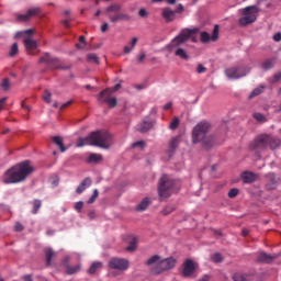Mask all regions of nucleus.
I'll use <instances>...</instances> for the list:
<instances>
[{
  "mask_svg": "<svg viewBox=\"0 0 281 281\" xmlns=\"http://www.w3.org/2000/svg\"><path fill=\"white\" fill-rule=\"evenodd\" d=\"M273 40H274L277 43H280V41H281V33L274 34Z\"/></svg>",
  "mask_w": 281,
  "mask_h": 281,
  "instance_id": "56",
  "label": "nucleus"
},
{
  "mask_svg": "<svg viewBox=\"0 0 281 281\" xmlns=\"http://www.w3.org/2000/svg\"><path fill=\"white\" fill-rule=\"evenodd\" d=\"M24 46L27 54H34L35 49H38V44L32 38H25Z\"/></svg>",
  "mask_w": 281,
  "mask_h": 281,
  "instance_id": "18",
  "label": "nucleus"
},
{
  "mask_svg": "<svg viewBox=\"0 0 281 281\" xmlns=\"http://www.w3.org/2000/svg\"><path fill=\"white\" fill-rule=\"evenodd\" d=\"M53 142H54V144H56V146L59 147L60 153H65V150H67V148L65 147V144L63 143V137L54 136Z\"/></svg>",
  "mask_w": 281,
  "mask_h": 281,
  "instance_id": "28",
  "label": "nucleus"
},
{
  "mask_svg": "<svg viewBox=\"0 0 281 281\" xmlns=\"http://www.w3.org/2000/svg\"><path fill=\"white\" fill-rule=\"evenodd\" d=\"M105 14H108V18L111 21V23L128 21L131 19V15H128L127 13H122V5L117 3L109 5L105 9Z\"/></svg>",
  "mask_w": 281,
  "mask_h": 281,
  "instance_id": "6",
  "label": "nucleus"
},
{
  "mask_svg": "<svg viewBox=\"0 0 281 281\" xmlns=\"http://www.w3.org/2000/svg\"><path fill=\"white\" fill-rule=\"evenodd\" d=\"M170 109H172V102H168L167 104L164 105L165 111H168Z\"/></svg>",
  "mask_w": 281,
  "mask_h": 281,
  "instance_id": "60",
  "label": "nucleus"
},
{
  "mask_svg": "<svg viewBox=\"0 0 281 281\" xmlns=\"http://www.w3.org/2000/svg\"><path fill=\"white\" fill-rule=\"evenodd\" d=\"M24 281H32V274H26L23 277Z\"/></svg>",
  "mask_w": 281,
  "mask_h": 281,
  "instance_id": "63",
  "label": "nucleus"
},
{
  "mask_svg": "<svg viewBox=\"0 0 281 281\" xmlns=\"http://www.w3.org/2000/svg\"><path fill=\"white\" fill-rule=\"evenodd\" d=\"M105 104H108L110 109H115V106H117V99L114 97H110Z\"/></svg>",
  "mask_w": 281,
  "mask_h": 281,
  "instance_id": "39",
  "label": "nucleus"
},
{
  "mask_svg": "<svg viewBox=\"0 0 281 281\" xmlns=\"http://www.w3.org/2000/svg\"><path fill=\"white\" fill-rule=\"evenodd\" d=\"M175 265H177V260L175 258H167L164 260H160L156 267L151 269V273L155 276H159V273H162V271H168V269H173Z\"/></svg>",
  "mask_w": 281,
  "mask_h": 281,
  "instance_id": "10",
  "label": "nucleus"
},
{
  "mask_svg": "<svg viewBox=\"0 0 281 281\" xmlns=\"http://www.w3.org/2000/svg\"><path fill=\"white\" fill-rule=\"evenodd\" d=\"M80 271V265L77 266H66V273L68 276H74V273H78Z\"/></svg>",
  "mask_w": 281,
  "mask_h": 281,
  "instance_id": "31",
  "label": "nucleus"
},
{
  "mask_svg": "<svg viewBox=\"0 0 281 281\" xmlns=\"http://www.w3.org/2000/svg\"><path fill=\"white\" fill-rule=\"evenodd\" d=\"M148 205H150V199H149V198H145V199H143V201H140V203L136 206V211H137V212H144V211L148 210Z\"/></svg>",
  "mask_w": 281,
  "mask_h": 281,
  "instance_id": "24",
  "label": "nucleus"
},
{
  "mask_svg": "<svg viewBox=\"0 0 281 281\" xmlns=\"http://www.w3.org/2000/svg\"><path fill=\"white\" fill-rule=\"evenodd\" d=\"M132 52H133V47H131V46L124 47V54H131Z\"/></svg>",
  "mask_w": 281,
  "mask_h": 281,
  "instance_id": "58",
  "label": "nucleus"
},
{
  "mask_svg": "<svg viewBox=\"0 0 281 281\" xmlns=\"http://www.w3.org/2000/svg\"><path fill=\"white\" fill-rule=\"evenodd\" d=\"M131 45H132V49H135V46L137 45V37L132 38Z\"/></svg>",
  "mask_w": 281,
  "mask_h": 281,
  "instance_id": "57",
  "label": "nucleus"
},
{
  "mask_svg": "<svg viewBox=\"0 0 281 281\" xmlns=\"http://www.w3.org/2000/svg\"><path fill=\"white\" fill-rule=\"evenodd\" d=\"M87 60L89 63H94L95 65H100V57H98V55H95V54H88Z\"/></svg>",
  "mask_w": 281,
  "mask_h": 281,
  "instance_id": "37",
  "label": "nucleus"
},
{
  "mask_svg": "<svg viewBox=\"0 0 281 281\" xmlns=\"http://www.w3.org/2000/svg\"><path fill=\"white\" fill-rule=\"evenodd\" d=\"M213 233H214V235H215L217 238H221V236H223V232H221V231L214 229Z\"/></svg>",
  "mask_w": 281,
  "mask_h": 281,
  "instance_id": "61",
  "label": "nucleus"
},
{
  "mask_svg": "<svg viewBox=\"0 0 281 281\" xmlns=\"http://www.w3.org/2000/svg\"><path fill=\"white\" fill-rule=\"evenodd\" d=\"M5 100H8L5 97L0 99V111H3V106H5Z\"/></svg>",
  "mask_w": 281,
  "mask_h": 281,
  "instance_id": "53",
  "label": "nucleus"
},
{
  "mask_svg": "<svg viewBox=\"0 0 281 281\" xmlns=\"http://www.w3.org/2000/svg\"><path fill=\"white\" fill-rule=\"evenodd\" d=\"M183 4H179L178 9L173 10L176 14H181L183 12Z\"/></svg>",
  "mask_w": 281,
  "mask_h": 281,
  "instance_id": "54",
  "label": "nucleus"
},
{
  "mask_svg": "<svg viewBox=\"0 0 281 281\" xmlns=\"http://www.w3.org/2000/svg\"><path fill=\"white\" fill-rule=\"evenodd\" d=\"M125 249L126 251H135V249H137V238L133 237Z\"/></svg>",
  "mask_w": 281,
  "mask_h": 281,
  "instance_id": "34",
  "label": "nucleus"
},
{
  "mask_svg": "<svg viewBox=\"0 0 281 281\" xmlns=\"http://www.w3.org/2000/svg\"><path fill=\"white\" fill-rule=\"evenodd\" d=\"M196 71L198 74H205V71H207V68L203 66V64H199L196 67Z\"/></svg>",
  "mask_w": 281,
  "mask_h": 281,
  "instance_id": "48",
  "label": "nucleus"
},
{
  "mask_svg": "<svg viewBox=\"0 0 281 281\" xmlns=\"http://www.w3.org/2000/svg\"><path fill=\"white\" fill-rule=\"evenodd\" d=\"M262 91H265V87L256 88V89L252 90V91L250 92V94L248 95L249 100H251L252 98H256V97L260 95V93H262Z\"/></svg>",
  "mask_w": 281,
  "mask_h": 281,
  "instance_id": "35",
  "label": "nucleus"
},
{
  "mask_svg": "<svg viewBox=\"0 0 281 281\" xmlns=\"http://www.w3.org/2000/svg\"><path fill=\"white\" fill-rule=\"evenodd\" d=\"M112 136L104 130L91 132L87 137H80L77 140V148L85 146H97L109 150L111 148Z\"/></svg>",
  "mask_w": 281,
  "mask_h": 281,
  "instance_id": "2",
  "label": "nucleus"
},
{
  "mask_svg": "<svg viewBox=\"0 0 281 281\" xmlns=\"http://www.w3.org/2000/svg\"><path fill=\"white\" fill-rule=\"evenodd\" d=\"M71 102H72V101H68V102L61 104V106L59 108L60 111H65V109H67V106H69V105L71 104Z\"/></svg>",
  "mask_w": 281,
  "mask_h": 281,
  "instance_id": "55",
  "label": "nucleus"
},
{
  "mask_svg": "<svg viewBox=\"0 0 281 281\" xmlns=\"http://www.w3.org/2000/svg\"><path fill=\"white\" fill-rule=\"evenodd\" d=\"M211 128L212 124L207 121L198 123L192 131V143L202 144L206 150L214 148V146H216V137L207 134Z\"/></svg>",
  "mask_w": 281,
  "mask_h": 281,
  "instance_id": "1",
  "label": "nucleus"
},
{
  "mask_svg": "<svg viewBox=\"0 0 281 281\" xmlns=\"http://www.w3.org/2000/svg\"><path fill=\"white\" fill-rule=\"evenodd\" d=\"M281 78V72H278L274 75V82H278V80H280Z\"/></svg>",
  "mask_w": 281,
  "mask_h": 281,
  "instance_id": "64",
  "label": "nucleus"
},
{
  "mask_svg": "<svg viewBox=\"0 0 281 281\" xmlns=\"http://www.w3.org/2000/svg\"><path fill=\"white\" fill-rule=\"evenodd\" d=\"M45 256H46V265L47 267L52 266V260L54 259V256H56V252L52 250V248L45 249Z\"/></svg>",
  "mask_w": 281,
  "mask_h": 281,
  "instance_id": "25",
  "label": "nucleus"
},
{
  "mask_svg": "<svg viewBox=\"0 0 281 281\" xmlns=\"http://www.w3.org/2000/svg\"><path fill=\"white\" fill-rule=\"evenodd\" d=\"M161 16L166 21V23H172V21H175V19H177V13L175 10L167 7V8L162 9Z\"/></svg>",
  "mask_w": 281,
  "mask_h": 281,
  "instance_id": "15",
  "label": "nucleus"
},
{
  "mask_svg": "<svg viewBox=\"0 0 281 281\" xmlns=\"http://www.w3.org/2000/svg\"><path fill=\"white\" fill-rule=\"evenodd\" d=\"M172 212H175V207L173 206H166L164 210H162V214L165 216H168V214H172Z\"/></svg>",
  "mask_w": 281,
  "mask_h": 281,
  "instance_id": "46",
  "label": "nucleus"
},
{
  "mask_svg": "<svg viewBox=\"0 0 281 281\" xmlns=\"http://www.w3.org/2000/svg\"><path fill=\"white\" fill-rule=\"evenodd\" d=\"M111 93H113V91L111 90V88H106L103 91H101L98 95V102H100V104H106V102L109 101V99L111 98Z\"/></svg>",
  "mask_w": 281,
  "mask_h": 281,
  "instance_id": "19",
  "label": "nucleus"
},
{
  "mask_svg": "<svg viewBox=\"0 0 281 281\" xmlns=\"http://www.w3.org/2000/svg\"><path fill=\"white\" fill-rule=\"evenodd\" d=\"M250 70V68H246L243 66L232 67L225 70V76H227L229 80H238V78H244V76H246Z\"/></svg>",
  "mask_w": 281,
  "mask_h": 281,
  "instance_id": "12",
  "label": "nucleus"
},
{
  "mask_svg": "<svg viewBox=\"0 0 281 281\" xmlns=\"http://www.w3.org/2000/svg\"><path fill=\"white\" fill-rule=\"evenodd\" d=\"M260 10L256 5L246 7L243 9V18L239 19V25L247 27L250 23H256V19Z\"/></svg>",
  "mask_w": 281,
  "mask_h": 281,
  "instance_id": "7",
  "label": "nucleus"
},
{
  "mask_svg": "<svg viewBox=\"0 0 281 281\" xmlns=\"http://www.w3.org/2000/svg\"><path fill=\"white\" fill-rule=\"evenodd\" d=\"M16 54H19V44L18 43H13L11 48H10L9 56L11 58H14V56H16Z\"/></svg>",
  "mask_w": 281,
  "mask_h": 281,
  "instance_id": "36",
  "label": "nucleus"
},
{
  "mask_svg": "<svg viewBox=\"0 0 281 281\" xmlns=\"http://www.w3.org/2000/svg\"><path fill=\"white\" fill-rule=\"evenodd\" d=\"M201 43H210L212 41L213 43H216L218 41V24L214 25L212 35L210 36V33L202 32L200 35Z\"/></svg>",
  "mask_w": 281,
  "mask_h": 281,
  "instance_id": "13",
  "label": "nucleus"
},
{
  "mask_svg": "<svg viewBox=\"0 0 281 281\" xmlns=\"http://www.w3.org/2000/svg\"><path fill=\"white\" fill-rule=\"evenodd\" d=\"M1 87L4 91H8V89H10V79H3Z\"/></svg>",
  "mask_w": 281,
  "mask_h": 281,
  "instance_id": "47",
  "label": "nucleus"
},
{
  "mask_svg": "<svg viewBox=\"0 0 281 281\" xmlns=\"http://www.w3.org/2000/svg\"><path fill=\"white\" fill-rule=\"evenodd\" d=\"M199 32V29H184L180 32L179 35H177L168 45L169 52L175 50V56H178V58H181V60H188L190 58V55H188V52L186 49L180 48V46L183 45V43H188L190 38H192V34H196Z\"/></svg>",
  "mask_w": 281,
  "mask_h": 281,
  "instance_id": "4",
  "label": "nucleus"
},
{
  "mask_svg": "<svg viewBox=\"0 0 281 281\" xmlns=\"http://www.w3.org/2000/svg\"><path fill=\"white\" fill-rule=\"evenodd\" d=\"M158 260H161V257H159L158 255H154L153 257H150V258L146 261V265H148V266L155 265V263H157Z\"/></svg>",
  "mask_w": 281,
  "mask_h": 281,
  "instance_id": "41",
  "label": "nucleus"
},
{
  "mask_svg": "<svg viewBox=\"0 0 281 281\" xmlns=\"http://www.w3.org/2000/svg\"><path fill=\"white\" fill-rule=\"evenodd\" d=\"M196 268L194 267V261H192V259H188L184 262V268L182 271V276H184V278H190V276H192V273H194V270Z\"/></svg>",
  "mask_w": 281,
  "mask_h": 281,
  "instance_id": "16",
  "label": "nucleus"
},
{
  "mask_svg": "<svg viewBox=\"0 0 281 281\" xmlns=\"http://www.w3.org/2000/svg\"><path fill=\"white\" fill-rule=\"evenodd\" d=\"M138 15L142 18V19H146V16H148V11H146V9H140L138 11Z\"/></svg>",
  "mask_w": 281,
  "mask_h": 281,
  "instance_id": "51",
  "label": "nucleus"
},
{
  "mask_svg": "<svg viewBox=\"0 0 281 281\" xmlns=\"http://www.w3.org/2000/svg\"><path fill=\"white\" fill-rule=\"evenodd\" d=\"M269 134H260L255 138L252 143H250V150H267L269 148Z\"/></svg>",
  "mask_w": 281,
  "mask_h": 281,
  "instance_id": "11",
  "label": "nucleus"
},
{
  "mask_svg": "<svg viewBox=\"0 0 281 281\" xmlns=\"http://www.w3.org/2000/svg\"><path fill=\"white\" fill-rule=\"evenodd\" d=\"M179 146V136H175L169 140V150L170 153H175Z\"/></svg>",
  "mask_w": 281,
  "mask_h": 281,
  "instance_id": "27",
  "label": "nucleus"
},
{
  "mask_svg": "<svg viewBox=\"0 0 281 281\" xmlns=\"http://www.w3.org/2000/svg\"><path fill=\"white\" fill-rule=\"evenodd\" d=\"M98 269H102V262H100V261L93 262V263L90 266V268H89V273H90L91 276H93V273H95V271H97Z\"/></svg>",
  "mask_w": 281,
  "mask_h": 281,
  "instance_id": "33",
  "label": "nucleus"
},
{
  "mask_svg": "<svg viewBox=\"0 0 281 281\" xmlns=\"http://www.w3.org/2000/svg\"><path fill=\"white\" fill-rule=\"evenodd\" d=\"M179 124H180L179 117L175 116L171 123L169 124L170 131H177V128H179Z\"/></svg>",
  "mask_w": 281,
  "mask_h": 281,
  "instance_id": "38",
  "label": "nucleus"
},
{
  "mask_svg": "<svg viewBox=\"0 0 281 281\" xmlns=\"http://www.w3.org/2000/svg\"><path fill=\"white\" fill-rule=\"evenodd\" d=\"M82 207H85V202L79 201L75 204V210H77L78 212H82Z\"/></svg>",
  "mask_w": 281,
  "mask_h": 281,
  "instance_id": "49",
  "label": "nucleus"
},
{
  "mask_svg": "<svg viewBox=\"0 0 281 281\" xmlns=\"http://www.w3.org/2000/svg\"><path fill=\"white\" fill-rule=\"evenodd\" d=\"M100 192L98 191V189L93 190V194L91 195V198L88 200V203H95V200L98 199Z\"/></svg>",
  "mask_w": 281,
  "mask_h": 281,
  "instance_id": "42",
  "label": "nucleus"
},
{
  "mask_svg": "<svg viewBox=\"0 0 281 281\" xmlns=\"http://www.w3.org/2000/svg\"><path fill=\"white\" fill-rule=\"evenodd\" d=\"M175 192V179L168 175H164L158 183V196L160 201H166L170 199Z\"/></svg>",
  "mask_w": 281,
  "mask_h": 281,
  "instance_id": "5",
  "label": "nucleus"
},
{
  "mask_svg": "<svg viewBox=\"0 0 281 281\" xmlns=\"http://www.w3.org/2000/svg\"><path fill=\"white\" fill-rule=\"evenodd\" d=\"M150 128H153V123L150 121H144L139 127L138 131L140 133H148V131H150Z\"/></svg>",
  "mask_w": 281,
  "mask_h": 281,
  "instance_id": "26",
  "label": "nucleus"
},
{
  "mask_svg": "<svg viewBox=\"0 0 281 281\" xmlns=\"http://www.w3.org/2000/svg\"><path fill=\"white\" fill-rule=\"evenodd\" d=\"M32 205H33L32 214H38V211L41 210L43 202L38 199H35L33 200Z\"/></svg>",
  "mask_w": 281,
  "mask_h": 281,
  "instance_id": "30",
  "label": "nucleus"
},
{
  "mask_svg": "<svg viewBox=\"0 0 281 281\" xmlns=\"http://www.w3.org/2000/svg\"><path fill=\"white\" fill-rule=\"evenodd\" d=\"M91 178H86L81 181V183L77 187V194H82L83 191L87 190V188L91 187Z\"/></svg>",
  "mask_w": 281,
  "mask_h": 281,
  "instance_id": "22",
  "label": "nucleus"
},
{
  "mask_svg": "<svg viewBox=\"0 0 281 281\" xmlns=\"http://www.w3.org/2000/svg\"><path fill=\"white\" fill-rule=\"evenodd\" d=\"M109 30V23H103L101 26V32H106Z\"/></svg>",
  "mask_w": 281,
  "mask_h": 281,
  "instance_id": "59",
  "label": "nucleus"
},
{
  "mask_svg": "<svg viewBox=\"0 0 281 281\" xmlns=\"http://www.w3.org/2000/svg\"><path fill=\"white\" fill-rule=\"evenodd\" d=\"M281 139L268 134V148L270 150H276L277 148H280Z\"/></svg>",
  "mask_w": 281,
  "mask_h": 281,
  "instance_id": "20",
  "label": "nucleus"
},
{
  "mask_svg": "<svg viewBox=\"0 0 281 281\" xmlns=\"http://www.w3.org/2000/svg\"><path fill=\"white\" fill-rule=\"evenodd\" d=\"M14 227H15V232H23V224L16 222Z\"/></svg>",
  "mask_w": 281,
  "mask_h": 281,
  "instance_id": "52",
  "label": "nucleus"
},
{
  "mask_svg": "<svg viewBox=\"0 0 281 281\" xmlns=\"http://www.w3.org/2000/svg\"><path fill=\"white\" fill-rule=\"evenodd\" d=\"M44 100L45 102H47L49 104V102H52V93L49 91H45V94H44Z\"/></svg>",
  "mask_w": 281,
  "mask_h": 281,
  "instance_id": "50",
  "label": "nucleus"
},
{
  "mask_svg": "<svg viewBox=\"0 0 281 281\" xmlns=\"http://www.w3.org/2000/svg\"><path fill=\"white\" fill-rule=\"evenodd\" d=\"M212 260H213V262H216V263L223 262V256L221 254L216 252L212 256Z\"/></svg>",
  "mask_w": 281,
  "mask_h": 281,
  "instance_id": "44",
  "label": "nucleus"
},
{
  "mask_svg": "<svg viewBox=\"0 0 281 281\" xmlns=\"http://www.w3.org/2000/svg\"><path fill=\"white\" fill-rule=\"evenodd\" d=\"M146 148V142L144 140H138L136 143L132 144V148Z\"/></svg>",
  "mask_w": 281,
  "mask_h": 281,
  "instance_id": "43",
  "label": "nucleus"
},
{
  "mask_svg": "<svg viewBox=\"0 0 281 281\" xmlns=\"http://www.w3.org/2000/svg\"><path fill=\"white\" fill-rule=\"evenodd\" d=\"M274 65H276V59H267L266 61L262 63L261 67L267 71L269 69H273Z\"/></svg>",
  "mask_w": 281,
  "mask_h": 281,
  "instance_id": "32",
  "label": "nucleus"
},
{
  "mask_svg": "<svg viewBox=\"0 0 281 281\" xmlns=\"http://www.w3.org/2000/svg\"><path fill=\"white\" fill-rule=\"evenodd\" d=\"M108 267L114 271H126L131 267V262L128 259L113 257L109 260Z\"/></svg>",
  "mask_w": 281,
  "mask_h": 281,
  "instance_id": "9",
  "label": "nucleus"
},
{
  "mask_svg": "<svg viewBox=\"0 0 281 281\" xmlns=\"http://www.w3.org/2000/svg\"><path fill=\"white\" fill-rule=\"evenodd\" d=\"M238 189H236V188H234V189H231L229 191H228V198L229 199H236V196H238Z\"/></svg>",
  "mask_w": 281,
  "mask_h": 281,
  "instance_id": "45",
  "label": "nucleus"
},
{
  "mask_svg": "<svg viewBox=\"0 0 281 281\" xmlns=\"http://www.w3.org/2000/svg\"><path fill=\"white\" fill-rule=\"evenodd\" d=\"M241 179L244 183H254V181H256V173L251 171H244L241 173Z\"/></svg>",
  "mask_w": 281,
  "mask_h": 281,
  "instance_id": "23",
  "label": "nucleus"
},
{
  "mask_svg": "<svg viewBox=\"0 0 281 281\" xmlns=\"http://www.w3.org/2000/svg\"><path fill=\"white\" fill-rule=\"evenodd\" d=\"M267 177L271 179L272 183H276V173H269Z\"/></svg>",
  "mask_w": 281,
  "mask_h": 281,
  "instance_id": "62",
  "label": "nucleus"
},
{
  "mask_svg": "<svg viewBox=\"0 0 281 281\" xmlns=\"http://www.w3.org/2000/svg\"><path fill=\"white\" fill-rule=\"evenodd\" d=\"M38 14H41V8L36 7V8H32L29 9L26 14H19L16 16L18 21H30V19H32V16H38Z\"/></svg>",
  "mask_w": 281,
  "mask_h": 281,
  "instance_id": "14",
  "label": "nucleus"
},
{
  "mask_svg": "<svg viewBox=\"0 0 281 281\" xmlns=\"http://www.w3.org/2000/svg\"><path fill=\"white\" fill-rule=\"evenodd\" d=\"M38 63H44V65H47L49 69H70V66H63L60 59H58V57H52L49 53H45L43 56H41Z\"/></svg>",
  "mask_w": 281,
  "mask_h": 281,
  "instance_id": "8",
  "label": "nucleus"
},
{
  "mask_svg": "<svg viewBox=\"0 0 281 281\" xmlns=\"http://www.w3.org/2000/svg\"><path fill=\"white\" fill-rule=\"evenodd\" d=\"M233 280H234V281H247V274L235 273V274L233 276Z\"/></svg>",
  "mask_w": 281,
  "mask_h": 281,
  "instance_id": "40",
  "label": "nucleus"
},
{
  "mask_svg": "<svg viewBox=\"0 0 281 281\" xmlns=\"http://www.w3.org/2000/svg\"><path fill=\"white\" fill-rule=\"evenodd\" d=\"M32 172H34V167L30 165V161L25 160L8 169L2 177V181L3 183H21Z\"/></svg>",
  "mask_w": 281,
  "mask_h": 281,
  "instance_id": "3",
  "label": "nucleus"
},
{
  "mask_svg": "<svg viewBox=\"0 0 281 281\" xmlns=\"http://www.w3.org/2000/svg\"><path fill=\"white\" fill-rule=\"evenodd\" d=\"M104 160V156L102 154H90L87 158V164H100Z\"/></svg>",
  "mask_w": 281,
  "mask_h": 281,
  "instance_id": "21",
  "label": "nucleus"
},
{
  "mask_svg": "<svg viewBox=\"0 0 281 281\" xmlns=\"http://www.w3.org/2000/svg\"><path fill=\"white\" fill-rule=\"evenodd\" d=\"M278 258V255H269L267 252H260L257 257L258 262H265L266 265H269L273 262Z\"/></svg>",
  "mask_w": 281,
  "mask_h": 281,
  "instance_id": "17",
  "label": "nucleus"
},
{
  "mask_svg": "<svg viewBox=\"0 0 281 281\" xmlns=\"http://www.w3.org/2000/svg\"><path fill=\"white\" fill-rule=\"evenodd\" d=\"M254 120H256V122H258L259 124H265V122H268V119L266 115H263L260 112H255L252 114Z\"/></svg>",
  "mask_w": 281,
  "mask_h": 281,
  "instance_id": "29",
  "label": "nucleus"
}]
</instances>
